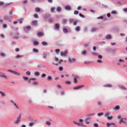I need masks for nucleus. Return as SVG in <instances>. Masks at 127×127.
Returning a JSON list of instances; mask_svg holds the SVG:
<instances>
[{
	"mask_svg": "<svg viewBox=\"0 0 127 127\" xmlns=\"http://www.w3.org/2000/svg\"><path fill=\"white\" fill-rule=\"evenodd\" d=\"M26 74L28 76H30L31 74V73L29 71H27L26 72Z\"/></svg>",
	"mask_w": 127,
	"mask_h": 127,
	"instance_id": "052dcab7",
	"label": "nucleus"
},
{
	"mask_svg": "<svg viewBox=\"0 0 127 127\" xmlns=\"http://www.w3.org/2000/svg\"><path fill=\"white\" fill-rule=\"evenodd\" d=\"M79 13V11L77 10H75L74 11V14L75 15H77Z\"/></svg>",
	"mask_w": 127,
	"mask_h": 127,
	"instance_id": "e2e57ef3",
	"label": "nucleus"
},
{
	"mask_svg": "<svg viewBox=\"0 0 127 127\" xmlns=\"http://www.w3.org/2000/svg\"><path fill=\"white\" fill-rule=\"evenodd\" d=\"M37 36L39 37L43 36L44 35V33L38 31L37 33Z\"/></svg>",
	"mask_w": 127,
	"mask_h": 127,
	"instance_id": "4468645a",
	"label": "nucleus"
},
{
	"mask_svg": "<svg viewBox=\"0 0 127 127\" xmlns=\"http://www.w3.org/2000/svg\"><path fill=\"white\" fill-rule=\"evenodd\" d=\"M12 2H10L9 3H6L3 6L2 8H4L6 7L11 5L12 4Z\"/></svg>",
	"mask_w": 127,
	"mask_h": 127,
	"instance_id": "2eb2a0df",
	"label": "nucleus"
},
{
	"mask_svg": "<svg viewBox=\"0 0 127 127\" xmlns=\"http://www.w3.org/2000/svg\"><path fill=\"white\" fill-rule=\"evenodd\" d=\"M37 67L38 68H40L42 67L45 68V66L41 64H39L37 66Z\"/></svg>",
	"mask_w": 127,
	"mask_h": 127,
	"instance_id": "a878e982",
	"label": "nucleus"
},
{
	"mask_svg": "<svg viewBox=\"0 0 127 127\" xmlns=\"http://www.w3.org/2000/svg\"><path fill=\"white\" fill-rule=\"evenodd\" d=\"M112 30L115 32H118L120 30L118 26H116L112 29Z\"/></svg>",
	"mask_w": 127,
	"mask_h": 127,
	"instance_id": "f8f14e48",
	"label": "nucleus"
},
{
	"mask_svg": "<svg viewBox=\"0 0 127 127\" xmlns=\"http://www.w3.org/2000/svg\"><path fill=\"white\" fill-rule=\"evenodd\" d=\"M7 71H8L10 72L14 75H16L19 76L21 75L20 73H19L15 71L12 70L11 69H8Z\"/></svg>",
	"mask_w": 127,
	"mask_h": 127,
	"instance_id": "7ed1b4c3",
	"label": "nucleus"
},
{
	"mask_svg": "<svg viewBox=\"0 0 127 127\" xmlns=\"http://www.w3.org/2000/svg\"><path fill=\"white\" fill-rule=\"evenodd\" d=\"M103 113L102 112L99 113L97 114V116L98 117H100L103 115Z\"/></svg>",
	"mask_w": 127,
	"mask_h": 127,
	"instance_id": "58836bf2",
	"label": "nucleus"
},
{
	"mask_svg": "<svg viewBox=\"0 0 127 127\" xmlns=\"http://www.w3.org/2000/svg\"><path fill=\"white\" fill-rule=\"evenodd\" d=\"M7 25L6 24H4L2 25V28L3 29H5L7 28Z\"/></svg>",
	"mask_w": 127,
	"mask_h": 127,
	"instance_id": "09e8293b",
	"label": "nucleus"
},
{
	"mask_svg": "<svg viewBox=\"0 0 127 127\" xmlns=\"http://www.w3.org/2000/svg\"><path fill=\"white\" fill-rule=\"evenodd\" d=\"M0 94L1 95V96H4L5 95V94L4 92L0 91Z\"/></svg>",
	"mask_w": 127,
	"mask_h": 127,
	"instance_id": "e433bc0d",
	"label": "nucleus"
},
{
	"mask_svg": "<svg viewBox=\"0 0 127 127\" xmlns=\"http://www.w3.org/2000/svg\"><path fill=\"white\" fill-rule=\"evenodd\" d=\"M116 48H115V49H113L111 51H112V52L113 53V54H115V53H116Z\"/></svg>",
	"mask_w": 127,
	"mask_h": 127,
	"instance_id": "a18cd8bd",
	"label": "nucleus"
},
{
	"mask_svg": "<svg viewBox=\"0 0 127 127\" xmlns=\"http://www.w3.org/2000/svg\"><path fill=\"white\" fill-rule=\"evenodd\" d=\"M60 28V25L58 23H56L55 25L54 29L57 30H58Z\"/></svg>",
	"mask_w": 127,
	"mask_h": 127,
	"instance_id": "1a4fd4ad",
	"label": "nucleus"
},
{
	"mask_svg": "<svg viewBox=\"0 0 127 127\" xmlns=\"http://www.w3.org/2000/svg\"><path fill=\"white\" fill-rule=\"evenodd\" d=\"M120 109V106L119 105H117L113 108V109L115 110H119Z\"/></svg>",
	"mask_w": 127,
	"mask_h": 127,
	"instance_id": "6ab92c4d",
	"label": "nucleus"
},
{
	"mask_svg": "<svg viewBox=\"0 0 127 127\" xmlns=\"http://www.w3.org/2000/svg\"><path fill=\"white\" fill-rule=\"evenodd\" d=\"M119 87L122 90H127V88L122 85H120Z\"/></svg>",
	"mask_w": 127,
	"mask_h": 127,
	"instance_id": "a211bd4d",
	"label": "nucleus"
},
{
	"mask_svg": "<svg viewBox=\"0 0 127 127\" xmlns=\"http://www.w3.org/2000/svg\"><path fill=\"white\" fill-rule=\"evenodd\" d=\"M31 29V27L30 26H28L23 28L24 31L26 33H29V30Z\"/></svg>",
	"mask_w": 127,
	"mask_h": 127,
	"instance_id": "f257e3e1",
	"label": "nucleus"
},
{
	"mask_svg": "<svg viewBox=\"0 0 127 127\" xmlns=\"http://www.w3.org/2000/svg\"><path fill=\"white\" fill-rule=\"evenodd\" d=\"M4 4V2L3 1H0V6H3Z\"/></svg>",
	"mask_w": 127,
	"mask_h": 127,
	"instance_id": "13d9d810",
	"label": "nucleus"
},
{
	"mask_svg": "<svg viewBox=\"0 0 127 127\" xmlns=\"http://www.w3.org/2000/svg\"><path fill=\"white\" fill-rule=\"evenodd\" d=\"M62 10V8L60 6L58 7L56 9V10L58 12H60Z\"/></svg>",
	"mask_w": 127,
	"mask_h": 127,
	"instance_id": "4be33fe9",
	"label": "nucleus"
},
{
	"mask_svg": "<svg viewBox=\"0 0 127 127\" xmlns=\"http://www.w3.org/2000/svg\"><path fill=\"white\" fill-rule=\"evenodd\" d=\"M96 62L100 63H102L103 62L102 60L100 59L97 60L96 61Z\"/></svg>",
	"mask_w": 127,
	"mask_h": 127,
	"instance_id": "49530a36",
	"label": "nucleus"
},
{
	"mask_svg": "<svg viewBox=\"0 0 127 127\" xmlns=\"http://www.w3.org/2000/svg\"><path fill=\"white\" fill-rule=\"evenodd\" d=\"M76 59L75 58H72V59L70 57H68V60L69 63H72L76 61Z\"/></svg>",
	"mask_w": 127,
	"mask_h": 127,
	"instance_id": "0eeeda50",
	"label": "nucleus"
},
{
	"mask_svg": "<svg viewBox=\"0 0 127 127\" xmlns=\"http://www.w3.org/2000/svg\"><path fill=\"white\" fill-rule=\"evenodd\" d=\"M23 18H22L18 19V21H19V23L20 24H22L23 22Z\"/></svg>",
	"mask_w": 127,
	"mask_h": 127,
	"instance_id": "4c0bfd02",
	"label": "nucleus"
},
{
	"mask_svg": "<svg viewBox=\"0 0 127 127\" xmlns=\"http://www.w3.org/2000/svg\"><path fill=\"white\" fill-rule=\"evenodd\" d=\"M43 17L44 19L45 20H46L51 18L52 17L51 15L49 13H47L44 15L43 16Z\"/></svg>",
	"mask_w": 127,
	"mask_h": 127,
	"instance_id": "f03ea898",
	"label": "nucleus"
},
{
	"mask_svg": "<svg viewBox=\"0 0 127 127\" xmlns=\"http://www.w3.org/2000/svg\"><path fill=\"white\" fill-rule=\"evenodd\" d=\"M68 51L67 50H66L64 52L61 51V52L60 55L62 56H65L68 54Z\"/></svg>",
	"mask_w": 127,
	"mask_h": 127,
	"instance_id": "39448f33",
	"label": "nucleus"
},
{
	"mask_svg": "<svg viewBox=\"0 0 127 127\" xmlns=\"http://www.w3.org/2000/svg\"><path fill=\"white\" fill-rule=\"evenodd\" d=\"M0 55L2 57H5V54L1 52L0 54Z\"/></svg>",
	"mask_w": 127,
	"mask_h": 127,
	"instance_id": "69168bd1",
	"label": "nucleus"
},
{
	"mask_svg": "<svg viewBox=\"0 0 127 127\" xmlns=\"http://www.w3.org/2000/svg\"><path fill=\"white\" fill-rule=\"evenodd\" d=\"M38 23V21L37 20H34L32 21V26H37Z\"/></svg>",
	"mask_w": 127,
	"mask_h": 127,
	"instance_id": "9d476101",
	"label": "nucleus"
},
{
	"mask_svg": "<svg viewBox=\"0 0 127 127\" xmlns=\"http://www.w3.org/2000/svg\"><path fill=\"white\" fill-rule=\"evenodd\" d=\"M46 75L45 73H42L41 75V77L42 78H44L45 77Z\"/></svg>",
	"mask_w": 127,
	"mask_h": 127,
	"instance_id": "4d7b16f0",
	"label": "nucleus"
},
{
	"mask_svg": "<svg viewBox=\"0 0 127 127\" xmlns=\"http://www.w3.org/2000/svg\"><path fill=\"white\" fill-rule=\"evenodd\" d=\"M112 49L110 48H107L106 50V51H107L108 52H109L111 51Z\"/></svg>",
	"mask_w": 127,
	"mask_h": 127,
	"instance_id": "8fccbe9b",
	"label": "nucleus"
},
{
	"mask_svg": "<svg viewBox=\"0 0 127 127\" xmlns=\"http://www.w3.org/2000/svg\"><path fill=\"white\" fill-rule=\"evenodd\" d=\"M65 83L66 84L70 85L71 84V82L70 81L67 80L65 81Z\"/></svg>",
	"mask_w": 127,
	"mask_h": 127,
	"instance_id": "473e14b6",
	"label": "nucleus"
},
{
	"mask_svg": "<svg viewBox=\"0 0 127 127\" xmlns=\"http://www.w3.org/2000/svg\"><path fill=\"white\" fill-rule=\"evenodd\" d=\"M64 9L65 10L68 11H70L72 10L71 7L69 5H67L65 6Z\"/></svg>",
	"mask_w": 127,
	"mask_h": 127,
	"instance_id": "6e6552de",
	"label": "nucleus"
},
{
	"mask_svg": "<svg viewBox=\"0 0 127 127\" xmlns=\"http://www.w3.org/2000/svg\"><path fill=\"white\" fill-rule=\"evenodd\" d=\"M47 79L48 80L50 81L52 80V77L51 76L49 75L47 77Z\"/></svg>",
	"mask_w": 127,
	"mask_h": 127,
	"instance_id": "c85d7f7f",
	"label": "nucleus"
},
{
	"mask_svg": "<svg viewBox=\"0 0 127 127\" xmlns=\"http://www.w3.org/2000/svg\"><path fill=\"white\" fill-rule=\"evenodd\" d=\"M23 78L24 80L25 81H27L28 80V79L29 78L27 77H26L25 76H23Z\"/></svg>",
	"mask_w": 127,
	"mask_h": 127,
	"instance_id": "c9c22d12",
	"label": "nucleus"
},
{
	"mask_svg": "<svg viewBox=\"0 0 127 127\" xmlns=\"http://www.w3.org/2000/svg\"><path fill=\"white\" fill-rule=\"evenodd\" d=\"M28 2V1L27 0H25L23 1L22 2V3L24 4H27Z\"/></svg>",
	"mask_w": 127,
	"mask_h": 127,
	"instance_id": "3c124183",
	"label": "nucleus"
},
{
	"mask_svg": "<svg viewBox=\"0 0 127 127\" xmlns=\"http://www.w3.org/2000/svg\"><path fill=\"white\" fill-rule=\"evenodd\" d=\"M32 85L34 86H36L39 84V83L36 81H35L32 83Z\"/></svg>",
	"mask_w": 127,
	"mask_h": 127,
	"instance_id": "2f4dec72",
	"label": "nucleus"
},
{
	"mask_svg": "<svg viewBox=\"0 0 127 127\" xmlns=\"http://www.w3.org/2000/svg\"><path fill=\"white\" fill-rule=\"evenodd\" d=\"M49 21V23H51L53 22V19L51 18H50L48 20Z\"/></svg>",
	"mask_w": 127,
	"mask_h": 127,
	"instance_id": "bf43d9fd",
	"label": "nucleus"
},
{
	"mask_svg": "<svg viewBox=\"0 0 127 127\" xmlns=\"http://www.w3.org/2000/svg\"><path fill=\"white\" fill-rule=\"evenodd\" d=\"M94 127H98V125L97 123H95L94 124Z\"/></svg>",
	"mask_w": 127,
	"mask_h": 127,
	"instance_id": "774afa93",
	"label": "nucleus"
},
{
	"mask_svg": "<svg viewBox=\"0 0 127 127\" xmlns=\"http://www.w3.org/2000/svg\"><path fill=\"white\" fill-rule=\"evenodd\" d=\"M80 27L79 26H77L75 28V30L76 32H78L80 31Z\"/></svg>",
	"mask_w": 127,
	"mask_h": 127,
	"instance_id": "c756f323",
	"label": "nucleus"
},
{
	"mask_svg": "<svg viewBox=\"0 0 127 127\" xmlns=\"http://www.w3.org/2000/svg\"><path fill=\"white\" fill-rule=\"evenodd\" d=\"M41 9L40 8L37 7L35 8V11L36 12H39L40 11Z\"/></svg>",
	"mask_w": 127,
	"mask_h": 127,
	"instance_id": "393cba45",
	"label": "nucleus"
},
{
	"mask_svg": "<svg viewBox=\"0 0 127 127\" xmlns=\"http://www.w3.org/2000/svg\"><path fill=\"white\" fill-rule=\"evenodd\" d=\"M33 45L34 46H37L39 44V42L38 41L36 40H33Z\"/></svg>",
	"mask_w": 127,
	"mask_h": 127,
	"instance_id": "9b49d317",
	"label": "nucleus"
},
{
	"mask_svg": "<svg viewBox=\"0 0 127 127\" xmlns=\"http://www.w3.org/2000/svg\"><path fill=\"white\" fill-rule=\"evenodd\" d=\"M97 19H101L103 20L104 18V16H101L99 17H97Z\"/></svg>",
	"mask_w": 127,
	"mask_h": 127,
	"instance_id": "6e6d98bb",
	"label": "nucleus"
},
{
	"mask_svg": "<svg viewBox=\"0 0 127 127\" xmlns=\"http://www.w3.org/2000/svg\"><path fill=\"white\" fill-rule=\"evenodd\" d=\"M63 32L65 33H67L68 32V29L65 28H63Z\"/></svg>",
	"mask_w": 127,
	"mask_h": 127,
	"instance_id": "aec40b11",
	"label": "nucleus"
},
{
	"mask_svg": "<svg viewBox=\"0 0 127 127\" xmlns=\"http://www.w3.org/2000/svg\"><path fill=\"white\" fill-rule=\"evenodd\" d=\"M69 21L70 23H72L73 22V25L74 26H75L77 25V23L78 22L77 20H75L74 21V19L72 18L70 19Z\"/></svg>",
	"mask_w": 127,
	"mask_h": 127,
	"instance_id": "423d86ee",
	"label": "nucleus"
},
{
	"mask_svg": "<svg viewBox=\"0 0 127 127\" xmlns=\"http://www.w3.org/2000/svg\"><path fill=\"white\" fill-rule=\"evenodd\" d=\"M21 114H19V116L17 118V120L14 122V123L15 124H18L21 121Z\"/></svg>",
	"mask_w": 127,
	"mask_h": 127,
	"instance_id": "20e7f679",
	"label": "nucleus"
},
{
	"mask_svg": "<svg viewBox=\"0 0 127 127\" xmlns=\"http://www.w3.org/2000/svg\"><path fill=\"white\" fill-rule=\"evenodd\" d=\"M46 125L49 126H50L51 124V123L49 121H47L46 122Z\"/></svg>",
	"mask_w": 127,
	"mask_h": 127,
	"instance_id": "864d4df0",
	"label": "nucleus"
},
{
	"mask_svg": "<svg viewBox=\"0 0 127 127\" xmlns=\"http://www.w3.org/2000/svg\"><path fill=\"white\" fill-rule=\"evenodd\" d=\"M33 16L34 18H39L38 15L36 13L34 14L33 15Z\"/></svg>",
	"mask_w": 127,
	"mask_h": 127,
	"instance_id": "79ce46f5",
	"label": "nucleus"
},
{
	"mask_svg": "<svg viewBox=\"0 0 127 127\" xmlns=\"http://www.w3.org/2000/svg\"><path fill=\"white\" fill-rule=\"evenodd\" d=\"M55 9V7H52L51 8V12H54Z\"/></svg>",
	"mask_w": 127,
	"mask_h": 127,
	"instance_id": "ea45409f",
	"label": "nucleus"
},
{
	"mask_svg": "<svg viewBox=\"0 0 127 127\" xmlns=\"http://www.w3.org/2000/svg\"><path fill=\"white\" fill-rule=\"evenodd\" d=\"M73 89L74 90H76L79 89V87H78V86H76V87H74L73 88Z\"/></svg>",
	"mask_w": 127,
	"mask_h": 127,
	"instance_id": "338daca9",
	"label": "nucleus"
},
{
	"mask_svg": "<svg viewBox=\"0 0 127 127\" xmlns=\"http://www.w3.org/2000/svg\"><path fill=\"white\" fill-rule=\"evenodd\" d=\"M117 13V11L115 10H113L111 12V13L113 14H116Z\"/></svg>",
	"mask_w": 127,
	"mask_h": 127,
	"instance_id": "603ef678",
	"label": "nucleus"
},
{
	"mask_svg": "<svg viewBox=\"0 0 127 127\" xmlns=\"http://www.w3.org/2000/svg\"><path fill=\"white\" fill-rule=\"evenodd\" d=\"M33 52L35 53H37L39 52V50L35 48H33L32 49Z\"/></svg>",
	"mask_w": 127,
	"mask_h": 127,
	"instance_id": "412c9836",
	"label": "nucleus"
},
{
	"mask_svg": "<svg viewBox=\"0 0 127 127\" xmlns=\"http://www.w3.org/2000/svg\"><path fill=\"white\" fill-rule=\"evenodd\" d=\"M0 77H3L6 79H7V76L4 74H2L0 75Z\"/></svg>",
	"mask_w": 127,
	"mask_h": 127,
	"instance_id": "de8ad7c7",
	"label": "nucleus"
},
{
	"mask_svg": "<svg viewBox=\"0 0 127 127\" xmlns=\"http://www.w3.org/2000/svg\"><path fill=\"white\" fill-rule=\"evenodd\" d=\"M59 69L60 71H62L63 69V67L62 66H60L59 67Z\"/></svg>",
	"mask_w": 127,
	"mask_h": 127,
	"instance_id": "0e129e2a",
	"label": "nucleus"
},
{
	"mask_svg": "<svg viewBox=\"0 0 127 127\" xmlns=\"http://www.w3.org/2000/svg\"><path fill=\"white\" fill-rule=\"evenodd\" d=\"M107 119L109 120H111L113 118V117L112 116H107Z\"/></svg>",
	"mask_w": 127,
	"mask_h": 127,
	"instance_id": "37998d69",
	"label": "nucleus"
},
{
	"mask_svg": "<svg viewBox=\"0 0 127 127\" xmlns=\"http://www.w3.org/2000/svg\"><path fill=\"white\" fill-rule=\"evenodd\" d=\"M34 122H31L29 123V126L30 127H32L34 125Z\"/></svg>",
	"mask_w": 127,
	"mask_h": 127,
	"instance_id": "c03bdc74",
	"label": "nucleus"
},
{
	"mask_svg": "<svg viewBox=\"0 0 127 127\" xmlns=\"http://www.w3.org/2000/svg\"><path fill=\"white\" fill-rule=\"evenodd\" d=\"M73 82L75 84H76L78 82L77 79V77H74L73 79Z\"/></svg>",
	"mask_w": 127,
	"mask_h": 127,
	"instance_id": "bb28decb",
	"label": "nucleus"
},
{
	"mask_svg": "<svg viewBox=\"0 0 127 127\" xmlns=\"http://www.w3.org/2000/svg\"><path fill=\"white\" fill-rule=\"evenodd\" d=\"M34 74L36 76H38L40 75V73L38 71H35L34 72Z\"/></svg>",
	"mask_w": 127,
	"mask_h": 127,
	"instance_id": "b1692460",
	"label": "nucleus"
},
{
	"mask_svg": "<svg viewBox=\"0 0 127 127\" xmlns=\"http://www.w3.org/2000/svg\"><path fill=\"white\" fill-rule=\"evenodd\" d=\"M29 38V37L26 36L24 35L22 37V38L23 39H25Z\"/></svg>",
	"mask_w": 127,
	"mask_h": 127,
	"instance_id": "680f3d73",
	"label": "nucleus"
},
{
	"mask_svg": "<svg viewBox=\"0 0 127 127\" xmlns=\"http://www.w3.org/2000/svg\"><path fill=\"white\" fill-rule=\"evenodd\" d=\"M97 30V29L95 27H93L91 30V32H96Z\"/></svg>",
	"mask_w": 127,
	"mask_h": 127,
	"instance_id": "f3484780",
	"label": "nucleus"
},
{
	"mask_svg": "<svg viewBox=\"0 0 127 127\" xmlns=\"http://www.w3.org/2000/svg\"><path fill=\"white\" fill-rule=\"evenodd\" d=\"M98 58L99 59H101L103 58L102 56L101 55H97Z\"/></svg>",
	"mask_w": 127,
	"mask_h": 127,
	"instance_id": "5fc2aeb1",
	"label": "nucleus"
},
{
	"mask_svg": "<svg viewBox=\"0 0 127 127\" xmlns=\"http://www.w3.org/2000/svg\"><path fill=\"white\" fill-rule=\"evenodd\" d=\"M24 57V55H17L15 57L16 58H20L23 57Z\"/></svg>",
	"mask_w": 127,
	"mask_h": 127,
	"instance_id": "7c9ffc66",
	"label": "nucleus"
},
{
	"mask_svg": "<svg viewBox=\"0 0 127 127\" xmlns=\"http://www.w3.org/2000/svg\"><path fill=\"white\" fill-rule=\"evenodd\" d=\"M79 16L81 18H84L85 17V16L81 13H79Z\"/></svg>",
	"mask_w": 127,
	"mask_h": 127,
	"instance_id": "a19ab883",
	"label": "nucleus"
},
{
	"mask_svg": "<svg viewBox=\"0 0 127 127\" xmlns=\"http://www.w3.org/2000/svg\"><path fill=\"white\" fill-rule=\"evenodd\" d=\"M87 52L86 50H84L81 53L83 55H86Z\"/></svg>",
	"mask_w": 127,
	"mask_h": 127,
	"instance_id": "f704fd0d",
	"label": "nucleus"
},
{
	"mask_svg": "<svg viewBox=\"0 0 127 127\" xmlns=\"http://www.w3.org/2000/svg\"><path fill=\"white\" fill-rule=\"evenodd\" d=\"M41 44L43 46H46L48 45V43L45 41H43L41 43Z\"/></svg>",
	"mask_w": 127,
	"mask_h": 127,
	"instance_id": "5701e85b",
	"label": "nucleus"
},
{
	"mask_svg": "<svg viewBox=\"0 0 127 127\" xmlns=\"http://www.w3.org/2000/svg\"><path fill=\"white\" fill-rule=\"evenodd\" d=\"M103 87H105L112 88L113 87V86L111 84H107L104 85Z\"/></svg>",
	"mask_w": 127,
	"mask_h": 127,
	"instance_id": "dca6fc26",
	"label": "nucleus"
},
{
	"mask_svg": "<svg viewBox=\"0 0 127 127\" xmlns=\"http://www.w3.org/2000/svg\"><path fill=\"white\" fill-rule=\"evenodd\" d=\"M49 54V53L47 52H44L43 54V58L45 59H46L47 58V56Z\"/></svg>",
	"mask_w": 127,
	"mask_h": 127,
	"instance_id": "ddd939ff",
	"label": "nucleus"
},
{
	"mask_svg": "<svg viewBox=\"0 0 127 127\" xmlns=\"http://www.w3.org/2000/svg\"><path fill=\"white\" fill-rule=\"evenodd\" d=\"M60 51V50L59 49H56L55 50V52L57 54H58Z\"/></svg>",
	"mask_w": 127,
	"mask_h": 127,
	"instance_id": "72a5a7b5",
	"label": "nucleus"
},
{
	"mask_svg": "<svg viewBox=\"0 0 127 127\" xmlns=\"http://www.w3.org/2000/svg\"><path fill=\"white\" fill-rule=\"evenodd\" d=\"M105 37L107 39H109L112 38V36L111 35L109 34L106 36Z\"/></svg>",
	"mask_w": 127,
	"mask_h": 127,
	"instance_id": "cd10ccee",
	"label": "nucleus"
}]
</instances>
